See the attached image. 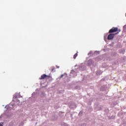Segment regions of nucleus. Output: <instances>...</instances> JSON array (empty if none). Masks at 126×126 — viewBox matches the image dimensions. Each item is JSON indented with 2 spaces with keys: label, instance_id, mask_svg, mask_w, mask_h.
Segmentation results:
<instances>
[{
  "label": "nucleus",
  "instance_id": "nucleus-1",
  "mask_svg": "<svg viewBox=\"0 0 126 126\" xmlns=\"http://www.w3.org/2000/svg\"><path fill=\"white\" fill-rule=\"evenodd\" d=\"M120 33V31L115 33H110L107 36V40H113L114 39V37H115V35H117V34H119Z\"/></svg>",
  "mask_w": 126,
  "mask_h": 126
},
{
  "label": "nucleus",
  "instance_id": "nucleus-2",
  "mask_svg": "<svg viewBox=\"0 0 126 126\" xmlns=\"http://www.w3.org/2000/svg\"><path fill=\"white\" fill-rule=\"evenodd\" d=\"M119 31L121 32V31H119L118 28L113 27L109 30V33H115V32H119Z\"/></svg>",
  "mask_w": 126,
  "mask_h": 126
},
{
  "label": "nucleus",
  "instance_id": "nucleus-3",
  "mask_svg": "<svg viewBox=\"0 0 126 126\" xmlns=\"http://www.w3.org/2000/svg\"><path fill=\"white\" fill-rule=\"evenodd\" d=\"M47 75L46 74H44L41 76V77L39 78V80H42L43 79H45V78H47Z\"/></svg>",
  "mask_w": 126,
  "mask_h": 126
},
{
  "label": "nucleus",
  "instance_id": "nucleus-4",
  "mask_svg": "<svg viewBox=\"0 0 126 126\" xmlns=\"http://www.w3.org/2000/svg\"><path fill=\"white\" fill-rule=\"evenodd\" d=\"M77 56H78L77 53H76L75 54H74V55L73 56V59L74 60H75V59H76V57H77Z\"/></svg>",
  "mask_w": 126,
  "mask_h": 126
},
{
  "label": "nucleus",
  "instance_id": "nucleus-5",
  "mask_svg": "<svg viewBox=\"0 0 126 126\" xmlns=\"http://www.w3.org/2000/svg\"><path fill=\"white\" fill-rule=\"evenodd\" d=\"M55 70V67H53L52 69V71H54Z\"/></svg>",
  "mask_w": 126,
  "mask_h": 126
},
{
  "label": "nucleus",
  "instance_id": "nucleus-6",
  "mask_svg": "<svg viewBox=\"0 0 126 126\" xmlns=\"http://www.w3.org/2000/svg\"><path fill=\"white\" fill-rule=\"evenodd\" d=\"M47 77H48V78H51L52 77L50 75H47Z\"/></svg>",
  "mask_w": 126,
  "mask_h": 126
},
{
  "label": "nucleus",
  "instance_id": "nucleus-7",
  "mask_svg": "<svg viewBox=\"0 0 126 126\" xmlns=\"http://www.w3.org/2000/svg\"><path fill=\"white\" fill-rule=\"evenodd\" d=\"M62 77H63V74L61 75V78H62Z\"/></svg>",
  "mask_w": 126,
  "mask_h": 126
},
{
  "label": "nucleus",
  "instance_id": "nucleus-8",
  "mask_svg": "<svg viewBox=\"0 0 126 126\" xmlns=\"http://www.w3.org/2000/svg\"><path fill=\"white\" fill-rule=\"evenodd\" d=\"M56 67H57V68H60V66H59L57 65Z\"/></svg>",
  "mask_w": 126,
  "mask_h": 126
},
{
  "label": "nucleus",
  "instance_id": "nucleus-9",
  "mask_svg": "<svg viewBox=\"0 0 126 126\" xmlns=\"http://www.w3.org/2000/svg\"><path fill=\"white\" fill-rule=\"evenodd\" d=\"M0 126H2V125H1L0 123Z\"/></svg>",
  "mask_w": 126,
  "mask_h": 126
}]
</instances>
